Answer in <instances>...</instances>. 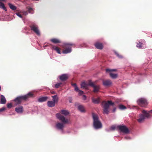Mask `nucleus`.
Returning <instances> with one entry per match:
<instances>
[{
	"label": "nucleus",
	"mask_w": 152,
	"mask_h": 152,
	"mask_svg": "<svg viewBox=\"0 0 152 152\" xmlns=\"http://www.w3.org/2000/svg\"><path fill=\"white\" fill-rule=\"evenodd\" d=\"M93 120V126L95 129H100L102 127V124L100 121L99 120L98 116L96 114L93 113L92 114Z\"/></svg>",
	"instance_id": "obj_1"
},
{
	"label": "nucleus",
	"mask_w": 152,
	"mask_h": 152,
	"mask_svg": "<svg viewBox=\"0 0 152 152\" xmlns=\"http://www.w3.org/2000/svg\"><path fill=\"white\" fill-rule=\"evenodd\" d=\"M142 112L144 115L140 114L138 117L139 118L137 119V121L140 123L142 122L144 120L145 118H149L150 117V113H152V110L148 112L145 110H143Z\"/></svg>",
	"instance_id": "obj_2"
},
{
	"label": "nucleus",
	"mask_w": 152,
	"mask_h": 152,
	"mask_svg": "<svg viewBox=\"0 0 152 152\" xmlns=\"http://www.w3.org/2000/svg\"><path fill=\"white\" fill-rule=\"evenodd\" d=\"M33 96V94L29 92L25 95L18 97L14 99V101L16 104H20L23 101L26 100L28 98L32 97Z\"/></svg>",
	"instance_id": "obj_3"
},
{
	"label": "nucleus",
	"mask_w": 152,
	"mask_h": 152,
	"mask_svg": "<svg viewBox=\"0 0 152 152\" xmlns=\"http://www.w3.org/2000/svg\"><path fill=\"white\" fill-rule=\"evenodd\" d=\"M103 106V112L104 114H107L109 113V108L110 105L113 106L114 103L110 100H108L107 102L104 101L102 103Z\"/></svg>",
	"instance_id": "obj_4"
},
{
	"label": "nucleus",
	"mask_w": 152,
	"mask_h": 152,
	"mask_svg": "<svg viewBox=\"0 0 152 152\" xmlns=\"http://www.w3.org/2000/svg\"><path fill=\"white\" fill-rule=\"evenodd\" d=\"M75 45V44L72 43H64L62 45V47L64 49L63 50V53L67 54L70 53L72 50V46Z\"/></svg>",
	"instance_id": "obj_5"
},
{
	"label": "nucleus",
	"mask_w": 152,
	"mask_h": 152,
	"mask_svg": "<svg viewBox=\"0 0 152 152\" xmlns=\"http://www.w3.org/2000/svg\"><path fill=\"white\" fill-rule=\"evenodd\" d=\"M56 116L57 118L61 121L64 124H66L69 123V120L67 119H66L64 116L60 113H58L56 114Z\"/></svg>",
	"instance_id": "obj_6"
},
{
	"label": "nucleus",
	"mask_w": 152,
	"mask_h": 152,
	"mask_svg": "<svg viewBox=\"0 0 152 152\" xmlns=\"http://www.w3.org/2000/svg\"><path fill=\"white\" fill-rule=\"evenodd\" d=\"M31 30L33 31L37 35L39 36L40 34L38 29V26L35 24H31L29 26Z\"/></svg>",
	"instance_id": "obj_7"
},
{
	"label": "nucleus",
	"mask_w": 152,
	"mask_h": 152,
	"mask_svg": "<svg viewBox=\"0 0 152 152\" xmlns=\"http://www.w3.org/2000/svg\"><path fill=\"white\" fill-rule=\"evenodd\" d=\"M137 103L141 107H145L148 104L146 100L143 98L139 99L137 100Z\"/></svg>",
	"instance_id": "obj_8"
},
{
	"label": "nucleus",
	"mask_w": 152,
	"mask_h": 152,
	"mask_svg": "<svg viewBox=\"0 0 152 152\" xmlns=\"http://www.w3.org/2000/svg\"><path fill=\"white\" fill-rule=\"evenodd\" d=\"M89 86L93 87L94 88L93 91L94 93H96L100 89L99 86L98 85H96L91 80H89L88 82Z\"/></svg>",
	"instance_id": "obj_9"
},
{
	"label": "nucleus",
	"mask_w": 152,
	"mask_h": 152,
	"mask_svg": "<svg viewBox=\"0 0 152 152\" xmlns=\"http://www.w3.org/2000/svg\"><path fill=\"white\" fill-rule=\"evenodd\" d=\"M116 71V69H106V72H110V75L111 78L113 79H115L118 77V75L116 74H114L112 73V72H115Z\"/></svg>",
	"instance_id": "obj_10"
},
{
	"label": "nucleus",
	"mask_w": 152,
	"mask_h": 152,
	"mask_svg": "<svg viewBox=\"0 0 152 152\" xmlns=\"http://www.w3.org/2000/svg\"><path fill=\"white\" fill-rule=\"evenodd\" d=\"M118 128L121 132L125 133H128L129 132L128 129L124 125H118L117 126Z\"/></svg>",
	"instance_id": "obj_11"
},
{
	"label": "nucleus",
	"mask_w": 152,
	"mask_h": 152,
	"mask_svg": "<svg viewBox=\"0 0 152 152\" xmlns=\"http://www.w3.org/2000/svg\"><path fill=\"white\" fill-rule=\"evenodd\" d=\"M103 85L106 87L110 86L112 84V82L110 80H103L102 81Z\"/></svg>",
	"instance_id": "obj_12"
},
{
	"label": "nucleus",
	"mask_w": 152,
	"mask_h": 152,
	"mask_svg": "<svg viewBox=\"0 0 152 152\" xmlns=\"http://www.w3.org/2000/svg\"><path fill=\"white\" fill-rule=\"evenodd\" d=\"M68 76L67 75L64 74H63L60 76V79L62 81H64L66 80L68 78Z\"/></svg>",
	"instance_id": "obj_13"
},
{
	"label": "nucleus",
	"mask_w": 152,
	"mask_h": 152,
	"mask_svg": "<svg viewBox=\"0 0 152 152\" xmlns=\"http://www.w3.org/2000/svg\"><path fill=\"white\" fill-rule=\"evenodd\" d=\"M15 111L18 113H21L23 112V107L22 106H20L16 107L15 109Z\"/></svg>",
	"instance_id": "obj_14"
},
{
	"label": "nucleus",
	"mask_w": 152,
	"mask_h": 152,
	"mask_svg": "<svg viewBox=\"0 0 152 152\" xmlns=\"http://www.w3.org/2000/svg\"><path fill=\"white\" fill-rule=\"evenodd\" d=\"M96 47L98 49H102L103 48V46L102 43L96 42L95 44Z\"/></svg>",
	"instance_id": "obj_15"
},
{
	"label": "nucleus",
	"mask_w": 152,
	"mask_h": 152,
	"mask_svg": "<svg viewBox=\"0 0 152 152\" xmlns=\"http://www.w3.org/2000/svg\"><path fill=\"white\" fill-rule=\"evenodd\" d=\"M56 127L58 129L62 130L64 127L63 124L62 123H58L56 125Z\"/></svg>",
	"instance_id": "obj_16"
},
{
	"label": "nucleus",
	"mask_w": 152,
	"mask_h": 152,
	"mask_svg": "<svg viewBox=\"0 0 152 152\" xmlns=\"http://www.w3.org/2000/svg\"><path fill=\"white\" fill-rule=\"evenodd\" d=\"M48 98L47 96L42 97L39 98L38 99V101L39 102H44L47 100Z\"/></svg>",
	"instance_id": "obj_17"
},
{
	"label": "nucleus",
	"mask_w": 152,
	"mask_h": 152,
	"mask_svg": "<svg viewBox=\"0 0 152 152\" xmlns=\"http://www.w3.org/2000/svg\"><path fill=\"white\" fill-rule=\"evenodd\" d=\"M89 85L88 84H87L85 82H83L81 84V88H83L86 89H88V86Z\"/></svg>",
	"instance_id": "obj_18"
},
{
	"label": "nucleus",
	"mask_w": 152,
	"mask_h": 152,
	"mask_svg": "<svg viewBox=\"0 0 152 152\" xmlns=\"http://www.w3.org/2000/svg\"><path fill=\"white\" fill-rule=\"evenodd\" d=\"M55 105V103L53 101H48L47 102V105L49 107H53Z\"/></svg>",
	"instance_id": "obj_19"
},
{
	"label": "nucleus",
	"mask_w": 152,
	"mask_h": 152,
	"mask_svg": "<svg viewBox=\"0 0 152 152\" xmlns=\"http://www.w3.org/2000/svg\"><path fill=\"white\" fill-rule=\"evenodd\" d=\"M6 100L5 97L3 95H1V103L4 104L6 103Z\"/></svg>",
	"instance_id": "obj_20"
},
{
	"label": "nucleus",
	"mask_w": 152,
	"mask_h": 152,
	"mask_svg": "<svg viewBox=\"0 0 152 152\" xmlns=\"http://www.w3.org/2000/svg\"><path fill=\"white\" fill-rule=\"evenodd\" d=\"M51 97L53 98V101L55 103L58 102V98L57 95L52 96Z\"/></svg>",
	"instance_id": "obj_21"
},
{
	"label": "nucleus",
	"mask_w": 152,
	"mask_h": 152,
	"mask_svg": "<svg viewBox=\"0 0 152 152\" xmlns=\"http://www.w3.org/2000/svg\"><path fill=\"white\" fill-rule=\"evenodd\" d=\"M50 41L52 42L55 43H58L61 42V41L60 40L56 38H53L50 40Z\"/></svg>",
	"instance_id": "obj_22"
},
{
	"label": "nucleus",
	"mask_w": 152,
	"mask_h": 152,
	"mask_svg": "<svg viewBox=\"0 0 152 152\" xmlns=\"http://www.w3.org/2000/svg\"><path fill=\"white\" fill-rule=\"evenodd\" d=\"M92 102L96 104H99L100 102L99 98L96 99H95L94 98H92Z\"/></svg>",
	"instance_id": "obj_23"
},
{
	"label": "nucleus",
	"mask_w": 152,
	"mask_h": 152,
	"mask_svg": "<svg viewBox=\"0 0 152 152\" xmlns=\"http://www.w3.org/2000/svg\"><path fill=\"white\" fill-rule=\"evenodd\" d=\"M78 110L81 112H85V110L84 107L82 105H80L78 106Z\"/></svg>",
	"instance_id": "obj_24"
},
{
	"label": "nucleus",
	"mask_w": 152,
	"mask_h": 152,
	"mask_svg": "<svg viewBox=\"0 0 152 152\" xmlns=\"http://www.w3.org/2000/svg\"><path fill=\"white\" fill-rule=\"evenodd\" d=\"M61 113L65 115H68L69 113L68 110H61Z\"/></svg>",
	"instance_id": "obj_25"
},
{
	"label": "nucleus",
	"mask_w": 152,
	"mask_h": 152,
	"mask_svg": "<svg viewBox=\"0 0 152 152\" xmlns=\"http://www.w3.org/2000/svg\"><path fill=\"white\" fill-rule=\"evenodd\" d=\"M0 8L3 9L5 11H7V10L4 4L2 2L0 1Z\"/></svg>",
	"instance_id": "obj_26"
},
{
	"label": "nucleus",
	"mask_w": 152,
	"mask_h": 152,
	"mask_svg": "<svg viewBox=\"0 0 152 152\" xmlns=\"http://www.w3.org/2000/svg\"><path fill=\"white\" fill-rule=\"evenodd\" d=\"M8 5L10 8L13 10H14L16 9L17 7H16L11 3H9Z\"/></svg>",
	"instance_id": "obj_27"
},
{
	"label": "nucleus",
	"mask_w": 152,
	"mask_h": 152,
	"mask_svg": "<svg viewBox=\"0 0 152 152\" xmlns=\"http://www.w3.org/2000/svg\"><path fill=\"white\" fill-rule=\"evenodd\" d=\"M53 49L54 50H55L56 51V52L59 53V54H61V52H60V49L58 47H53Z\"/></svg>",
	"instance_id": "obj_28"
},
{
	"label": "nucleus",
	"mask_w": 152,
	"mask_h": 152,
	"mask_svg": "<svg viewBox=\"0 0 152 152\" xmlns=\"http://www.w3.org/2000/svg\"><path fill=\"white\" fill-rule=\"evenodd\" d=\"M119 108L121 110H124L126 109V107L124 105L121 104L119 106Z\"/></svg>",
	"instance_id": "obj_29"
},
{
	"label": "nucleus",
	"mask_w": 152,
	"mask_h": 152,
	"mask_svg": "<svg viewBox=\"0 0 152 152\" xmlns=\"http://www.w3.org/2000/svg\"><path fill=\"white\" fill-rule=\"evenodd\" d=\"M142 45V44L140 42H138L137 43L136 46L138 48H141Z\"/></svg>",
	"instance_id": "obj_30"
},
{
	"label": "nucleus",
	"mask_w": 152,
	"mask_h": 152,
	"mask_svg": "<svg viewBox=\"0 0 152 152\" xmlns=\"http://www.w3.org/2000/svg\"><path fill=\"white\" fill-rule=\"evenodd\" d=\"M62 84V83H58L56 84L55 85V87L56 88H58Z\"/></svg>",
	"instance_id": "obj_31"
},
{
	"label": "nucleus",
	"mask_w": 152,
	"mask_h": 152,
	"mask_svg": "<svg viewBox=\"0 0 152 152\" xmlns=\"http://www.w3.org/2000/svg\"><path fill=\"white\" fill-rule=\"evenodd\" d=\"M33 11V10L32 8H29L27 11L28 12H29V13L32 14L33 13V12H32V11Z\"/></svg>",
	"instance_id": "obj_32"
},
{
	"label": "nucleus",
	"mask_w": 152,
	"mask_h": 152,
	"mask_svg": "<svg viewBox=\"0 0 152 152\" xmlns=\"http://www.w3.org/2000/svg\"><path fill=\"white\" fill-rule=\"evenodd\" d=\"M16 14L19 17L21 18H22V15L19 12L16 13Z\"/></svg>",
	"instance_id": "obj_33"
},
{
	"label": "nucleus",
	"mask_w": 152,
	"mask_h": 152,
	"mask_svg": "<svg viewBox=\"0 0 152 152\" xmlns=\"http://www.w3.org/2000/svg\"><path fill=\"white\" fill-rule=\"evenodd\" d=\"M7 106L8 108H11L12 107V104L11 103L7 104Z\"/></svg>",
	"instance_id": "obj_34"
},
{
	"label": "nucleus",
	"mask_w": 152,
	"mask_h": 152,
	"mask_svg": "<svg viewBox=\"0 0 152 152\" xmlns=\"http://www.w3.org/2000/svg\"><path fill=\"white\" fill-rule=\"evenodd\" d=\"M79 95H81L83 94V91L81 90H79Z\"/></svg>",
	"instance_id": "obj_35"
},
{
	"label": "nucleus",
	"mask_w": 152,
	"mask_h": 152,
	"mask_svg": "<svg viewBox=\"0 0 152 152\" xmlns=\"http://www.w3.org/2000/svg\"><path fill=\"white\" fill-rule=\"evenodd\" d=\"M6 109L5 107H2L0 109V113L4 111Z\"/></svg>",
	"instance_id": "obj_36"
},
{
	"label": "nucleus",
	"mask_w": 152,
	"mask_h": 152,
	"mask_svg": "<svg viewBox=\"0 0 152 152\" xmlns=\"http://www.w3.org/2000/svg\"><path fill=\"white\" fill-rule=\"evenodd\" d=\"M74 88H75V91H78L79 90V89H78V87L77 86H75Z\"/></svg>",
	"instance_id": "obj_37"
},
{
	"label": "nucleus",
	"mask_w": 152,
	"mask_h": 152,
	"mask_svg": "<svg viewBox=\"0 0 152 152\" xmlns=\"http://www.w3.org/2000/svg\"><path fill=\"white\" fill-rule=\"evenodd\" d=\"M110 129L112 130H114L115 129V126H113L111 127Z\"/></svg>",
	"instance_id": "obj_38"
},
{
	"label": "nucleus",
	"mask_w": 152,
	"mask_h": 152,
	"mask_svg": "<svg viewBox=\"0 0 152 152\" xmlns=\"http://www.w3.org/2000/svg\"><path fill=\"white\" fill-rule=\"evenodd\" d=\"M22 13L25 15H26L28 13V11H24L23 12H22Z\"/></svg>",
	"instance_id": "obj_39"
},
{
	"label": "nucleus",
	"mask_w": 152,
	"mask_h": 152,
	"mask_svg": "<svg viewBox=\"0 0 152 152\" xmlns=\"http://www.w3.org/2000/svg\"><path fill=\"white\" fill-rule=\"evenodd\" d=\"M115 54L118 57L120 58H121L122 57V56L121 55H119L118 53H116Z\"/></svg>",
	"instance_id": "obj_40"
},
{
	"label": "nucleus",
	"mask_w": 152,
	"mask_h": 152,
	"mask_svg": "<svg viewBox=\"0 0 152 152\" xmlns=\"http://www.w3.org/2000/svg\"><path fill=\"white\" fill-rule=\"evenodd\" d=\"M86 95H83V99L84 100H86Z\"/></svg>",
	"instance_id": "obj_41"
},
{
	"label": "nucleus",
	"mask_w": 152,
	"mask_h": 152,
	"mask_svg": "<svg viewBox=\"0 0 152 152\" xmlns=\"http://www.w3.org/2000/svg\"><path fill=\"white\" fill-rule=\"evenodd\" d=\"M116 107H114L113 110H112V112L113 113H114L115 112V111H116Z\"/></svg>",
	"instance_id": "obj_42"
},
{
	"label": "nucleus",
	"mask_w": 152,
	"mask_h": 152,
	"mask_svg": "<svg viewBox=\"0 0 152 152\" xmlns=\"http://www.w3.org/2000/svg\"><path fill=\"white\" fill-rule=\"evenodd\" d=\"M72 86H74V87H75V86H77L76 84L75 83H72Z\"/></svg>",
	"instance_id": "obj_43"
},
{
	"label": "nucleus",
	"mask_w": 152,
	"mask_h": 152,
	"mask_svg": "<svg viewBox=\"0 0 152 152\" xmlns=\"http://www.w3.org/2000/svg\"><path fill=\"white\" fill-rule=\"evenodd\" d=\"M51 93L52 94H55L56 93L54 91H51Z\"/></svg>",
	"instance_id": "obj_44"
},
{
	"label": "nucleus",
	"mask_w": 152,
	"mask_h": 152,
	"mask_svg": "<svg viewBox=\"0 0 152 152\" xmlns=\"http://www.w3.org/2000/svg\"><path fill=\"white\" fill-rule=\"evenodd\" d=\"M1 86H0V91H1Z\"/></svg>",
	"instance_id": "obj_45"
},
{
	"label": "nucleus",
	"mask_w": 152,
	"mask_h": 152,
	"mask_svg": "<svg viewBox=\"0 0 152 152\" xmlns=\"http://www.w3.org/2000/svg\"><path fill=\"white\" fill-rule=\"evenodd\" d=\"M5 0H0V1H5Z\"/></svg>",
	"instance_id": "obj_46"
},
{
	"label": "nucleus",
	"mask_w": 152,
	"mask_h": 152,
	"mask_svg": "<svg viewBox=\"0 0 152 152\" xmlns=\"http://www.w3.org/2000/svg\"><path fill=\"white\" fill-rule=\"evenodd\" d=\"M127 137H125V138H126V139H127Z\"/></svg>",
	"instance_id": "obj_47"
},
{
	"label": "nucleus",
	"mask_w": 152,
	"mask_h": 152,
	"mask_svg": "<svg viewBox=\"0 0 152 152\" xmlns=\"http://www.w3.org/2000/svg\"><path fill=\"white\" fill-rule=\"evenodd\" d=\"M69 102L70 103L71 102V101H69Z\"/></svg>",
	"instance_id": "obj_48"
}]
</instances>
